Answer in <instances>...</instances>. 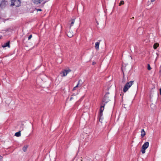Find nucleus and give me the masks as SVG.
I'll list each match as a JSON object with an SVG mask.
<instances>
[{"instance_id": "nucleus-15", "label": "nucleus", "mask_w": 161, "mask_h": 161, "mask_svg": "<svg viewBox=\"0 0 161 161\" xmlns=\"http://www.w3.org/2000/svg\"><path fill=\"white\" fill-rule=\"evenodd\" d=\"M75 19H71V22L70 25V28H71V26H72L73 25V24L75 22Z\"/></svg>"}, {"instance_id": "nucleus-14", "label": "nucleus", "mask_w": 161, "mask_h": 161, "mask_svg": "<svg viewBox=\"0 0 161 161\" xmlns=\"http://www.w3.org/2000/svg\"><path fill=\"white\" fill-rule=\"evenodd\" d=\"M81 81V80H79L78 83L77 84V85L76 86H75V87H74L73 90H76V88L78 87L79 85L80 81Z\"/></svg>"}, {"instance_id": "nucleus-25", "label": "nucleus", "mask_w": 161, "mask_h": 161, "mask_svg": "<svg viewBox=\"0 0 161 161\" xmlns=\"http://www.w3.org/2000/svg\"><path fill=\"white\" fill-rule=\"evenodd\" d=\"M155 0H151V2H154Z\"/></svg>"}, {"instance_id": "nucleus-9", "label": "nucleus", "mask_w": 161, "mask_h": 161, "mask_svg": "<svg viewBox=\"0 0 161 161\" xmlns=\"http://www.w3.org/2000/svg\"><path fill=\"white\" fill-rule=\"evenodd\" d=\"M99 42H97L95 43V48L97 50H99Z\"/></svg>"}, {"instance_id": "nucleus-6", "label": "nucleus", "mask_w": 161, "mask_h": 161, "mask_svg": "<svg viewBox=\"0 0 161 161\" xmlns=\"http://www.w3.org/2000/svg\"><path fill=\"white\" fill-rule=\"evenodd\" d=\"M103 112H100L99 115L98 116V119H99V121L101 123H102L103 119Z\"/></svg>"}, {"instance_id": "nucleus-3", "label": "nucleus", "mask_w": 161, "mask_h": 161, "mask_svg": "<svg viewBox=\"0 0 161 161\" xmlns=\"http://www.w3.org/2000/svg\"><path fill=\"white\" fill-rule=\"evenodd\" d=\"M11 5L15 6L16 7L19 6L21 3L20 1L19 0H11Z\"/></svg>"}, {"instance_id": "nucleus-4", "label": "nucleus", "mask_w": 161, "mask_h": 161, "mask_svg": "<svg viewBox=\"0 0 161 161\" xmlns=\"http://www.w3.org/2000/svg\"><path fill=\"white\" fill-rule=\"evenodd\" d=\"M109 94V92H107L106 93L104 96V98L102 100V103H104L105 104L108 103L110 100L109 99L108 95Z\"/></svg>"}, {"instance_id": "nucleus-8", "label": "nucleus", "mask_w": 161, "mask_h": 161, "mask_svg": "<svg viewBox=\"0 0 161 161\" xmlns=\"http://www.w3.org/2000/svg\"><path fill=\"white\" fill-rule=\"evenodd\" d=\"M106 104L103 103H101V106L100 109V112H103L104 109V107Z\"/></svg>"}, {"instance_id": "nucleus-24", "label": "nucleus", "mask_w": 161, "mask_h": 161, "mask_svg": "<svg viewBox=\"0 0 161 161\" xmlns=\"http://www.w3.org/2000/svg\"><path fill=\"white\" fill-rule=\"evenodd\" d=\"M73 99V97H71L70 98L69 100H70V101H71V100H72Z\"/></svg>"}, {"instance_id": "nucleus-7", "label": "nucleus", "mask_w": 161, "mask_h": 161, "mask_svg": "<svg viewBox=\"0 0 161 161\" xmlns=\"http://www.w3.org/2000/svg\"><path fill=\"white\" fill-rule=\"evenodd\" d=\"M33 3L36 5H39L41 4L42 2L40 0H32Z\"/></svg>"}, {"instance_id": "nucleus-10", "label": "nucleus", "mask_w": 161, "mask_h": 161, "mask_svg": "<svg viewBox=\"0 0 161 161\" xmlns=\"http://www.w3.org/2000/svg\"><path fill=\"white\" fill-rule=\"evenodd\" d=\"M2 47H10V45H9V42H7L5 43L2 46Z\"/></svg>"}, {"instance_id": "nucleus-13", "label": "nucleus", "mask_w": 161, "mask_h": 161, "mask_svg": "<svg viewBox=\"0 0 161 161\" xmlns=\"http://www.w3.org/2000/svg\"><path fill=\"white\" fill-rule=\"evenodd\" d=\"M15 136L17 137H19L21 136L20 131L16 132L15 134Z\"/></svg>"}, {"instance_id": "nucleus-5", "label": "nucleus", "mask_w": 161, "mask_h": 161, "mask_svg": "<svg viewBox=\"0 0 161 161\" xmlns=\"http://www.w3.org/2000/svg\"><path fill=\"white\" fill-rule=\"evenodd\" d=\"M70 71H71V70L70 69L64 70L62 71V73H61V74H63V75H62V76L64 77L66 76L67 74Z\"/></svg>"}, {"instance_id": "nucleus-28", "label": "nucleus", "mask_w": 161, "mask_h": 161, "mask_svg": "<svg viewBox=\"0 0 161 161\" xmlns=\"http://www.w3.org/2000/svg\"><path fill=\"white\" fill-rule=\"evenodd\" d=\"M131 19H134V17H133L132 18H131Z\"/></svg>"}, {"instance_id": "nucleus-11", "label": "nucleus", "mask_w": 161, "mask_h": 161, "mask_svg": "<svg viewBox=\"0 0 161 161\" xmlns=\"http://www.w3.org/2000/svg\"><path fill=\"white\" fill-rule=\"evenodd\" d=\"M141 133V137L142 138H143L146 135V133L144 131V130L143 129L142 130Z\"/></svg>"}, {"instance_id": "nucleus-18", "label": "nucleus", "mask_w": 161, "mask_h": 161, "mask_svg": "<svg viewBox=\"0 0 161 161\" xmlns=\"http://www.w3.org/2000/svg\"><path fill=\"white\" fill-rule=\"evenodd\" d=\"M124 3V2L123 1H120V3L119 4V6H120L121 5H123Z\"/></svg>"}, {"instance_id": "nucleus-23", "label": "nucleus", "mask_w": 161, "mask_h": 161, "mask_svg": "<svg viewBox=\"0 0 161 161\" xmlns=\"http://www.w3.org/2000/svg\"><path fill=\"white\" fill-rule=\"evenodd\" d=\"M96 64V62H93L92 63V65H94V64Z\"/></svg>"}, {"instance_id": "nucleus-22", "label": "nucleus", "mask_w": 161, "mask_h": 161, "mask_svg": "<svg viewBox=\"0 0 161 161\" xmlns=\"http://www.w3.org/2000/svg\"><path fill=\"white\" fill-rule=\"evenodd\" d=\"M36 10L37 11H42V10L41 9H39V8L36 9Z\"/></svg>"}, {"instance_id": "nucleus-30", "label": "nucleus", "mask_w": 161, "mask_h": 161, "mask_svg": "<svg viewBox=\"0 0 161 161\" xmlns=\"http://www.w3.org/2000/svg\"><path fill=\"white\" fill-rule=\"evenodd\" d=\"M22 126H23V124H22Z\"/></svg>"}, {"instance_id": "nucleus-17", "label": "nucleus", "mask_w": 161, "mask_h": 161, "mask_svg": "<svg viewBox=\"0 0 161 161\" xmlns=\"http://www.w3.org/2000/svg\"><path fill=\"white\" fill-rule=\"evenodd\" d=\"M67 35L69 37H72L73 35L72 34H71L69 32H68L67 34Z\"/></svg>"}, {"instance_id": "nucleus-29", "label": "nucleus", "mask_w": 161, "mask_h": 161, "mask_svg": "<svg viewBox=\"0 0 161 161\" xmlns=\"http://www.w3.org/2000/svg\"><path fill=\"white\" fill-rule=\"evenodd\" d=\"M96 23L97 24V25H98V22L97 21H96Z\"/></svg>"}, {"instance_id": "nucleus-27", "label": "nucleus", "mask_w": 161, "mask_h": 161, "mask_svg": "<svg viewBox=\"0 0 161 161\" xmlns=\"http://www.w3.org/2000/svg\"><path fill=\"white\" fill-rule=\"evenodd\" d=\"M160 95H161V88L160 89Z\"/></svg>"}, {"instance_id": "nucleus-21", "label": "nucleus", "mask_w": 161, "mask_h": 161, "mask_svg": "<svg viewBox=\"0 0 161 161\" xmlns=\"http://www.w3.org/2000/svg\"><path fill=\"white\" fill-rule=\"evenodd\" d=\"M32 37V35H30L28 37V39L29 40Z\"/></svg>"}, {"instance_id": "nucleus-16", "label": "nucleus", "mask_w": 161, "mask_h": 161, "mask_svg": "<svg viewBox=\"0 0 161 161\" xmlns=\"http://www.w3.org/2000/svg\"><path fill=\"white\" fill-rule=\"evenodd\" d=\"M27 147H28L27 146H24L23 148V151L24 152H25L27 150Z\"/></svg>"}, {"instance_id": "nucleus-1", "label": "nucleus", "mask_w": 161, "mask_h": 161, "mask_svg": "<svg viewBox=\"0 0 161 161\" xmlns=\"http://www.w3.org/2000/svg\"><path fill=\"white\" fill-rule=\"evenodd\" d=\"M134 82V81H131L130 82H127L123 88V91L124 92H127L128 90L133 84Z\"/></svg>"}, {"instance_id": "nucleus-12", "label": "nucleus", "mask_w": 161, "mask_h": 161, "mask_svg": "<svg viewBox=\"0 0 161 161\" xmlns=\"http://www.w3.org/2000/svg\"><path fill=\"white\" fill-rule=\"evenodd\" d=\"M159 46V44L158 43H155L153 45V48L156 49Z\"/></svg>"}, {"instance_id": "nucleus-19", "label": "nucleus", "mask_w": 161, "mask_h": 161, "mask_svg": "<svg viewBox=\"0 0 161 161\" xmlns=\"http://www.w3.org/2000/svg\"><path fill=\"white\" fill-rule=\"evenodd\" d=\"M49 0H45V1H44L43 3L42 4V6H43L48 1H49Z\"/></svg>"}, {"instance_id": "nucleus-2", "label": "nucleus", "mask_w": 161, "mask_h": 161, "mask_svg": "<svg viewBox=\"0 0 161 161\" xmlns=\"http://www.w3.org/2000/svg\"><path fill=\"white\" fill-rule=\"evenodd\" d=\"M149 143L148 142H145L142 146L141 149V152L142 154L145 153V150L149 146Z\"/></svg>"}, {"instance_id": "nucleus-20", "label": "nucleus", "mask_w": 161, "mask_h": 161, "mask_svg": "<svg viewBox=\"0 0 161 161\" xmlns=\"http://www.w3.org/2000/svg\"><path fill=\"white\" fill-rule=\"evenodd\" d=\"M147 69L148 70H150L151 69V68L150 67V66L149 64H147Z\"/></svg>"}, {"instance_id": "nucleus-26", "label": "nucleus", "mask_w": 161, "mask_h": 161, "mask_svg": "<svg viewBox=\"0 0 161 161\" xmlns=\"http://www.w3.org/2000/svg\"><path fill=\"white\" fill-rule=\"evenodd\" d=\"M2 157L0 156V160H1L2 159Z\"/></svg>"}]
</instances>
